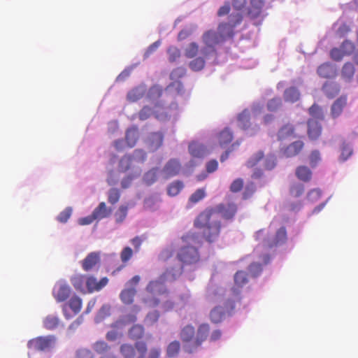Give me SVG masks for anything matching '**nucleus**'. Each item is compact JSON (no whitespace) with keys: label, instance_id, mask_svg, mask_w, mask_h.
<instances>
[{"label":"nucleus","instance_id":"680f3d73","mask_svg":"<svg viewBox=\"0 0 358 358\" xmlns=\"http://www.w3.org/2000/svg\"><path fill=\"white\" fill-rule=\"evenodd\" d=\"M243 187V180L241 178L234 180L230 185V191L236 193L240 192Z\"/></svg>","mask_w":358,"mask_h":358},{"label":"nucleus","instance_id":"393cba45","mask_svg":"<svg viewBox=\"0 0 358 358\" xmlns=\"http://www.w3.org/2000/svg\"><path fill=\"white\" fill-rule=\"evenodd\" d=\"M189 152L194 157L202 158L207 154L206 148L200 143H192L189 145Z\"/></svg>","mask_w":358,"mask_h":358},{"label":"nucleus","instance_id":"4c0bfd02","mask_svg":"<svg viewBox=\"0 0 358 358\" xmlns=\"http://www.w3.org/2000/svg\"><path fill=\"white\" fill-rule=\"evenodd\" d=\"M180 345L179 341H174L169 344L166 348V355L169 357H176L180 351Z\"/></svg>","mask_w":358,"mask_h":358},{"label":"nucleus","instance_id":"13d9d810","mask_svg":"<svg viewBox=\"0 0 358 358\" xmlns=\"http://www.w3.org/2000/svg\"><path fill=\"white\" fill-rule=\"evenodd\" d=\"M345 56L342 49L334 48L330 51V57L334 61H341Z\"/></svg>","mask_w":358,"mask_h":358},{"label":"nucleus","instance_id":"4468645a","mask_svg":"<svg viewBox=\"0 0 358 358\" xmlns=\"http://www.w3.org/2000/svg\"><path fill=\"white\" fill-rule=\"evenodd\" d=\"M303 147L304 143L302 141H296L286 146L282 153L286 157H292L299 154Z\"/></svg>","mask_w":358,"mask_h":358},{"label":"nucleus","instance_id":"f8f14e48","mask_svg":"<svg viewBox=\"0 0 358 358\" xmlns=\"http://www.w3.org/2000/svg\"><path fill=\"white\" fill-rule=\"evenodd\" d=\"M264 6V0H250V6L248 8L247 15L251 20L258 18L262 13Z\"/></svg>","mask_w":358,"mask_h":358},{"label":"nucleus","instance_id":"f704fd0d","mask_svg":"<svg viewBox=\"0 0 358 358\" xmlns=\"http://www.w3.org/2000/svg\"><path fill=\"white\" fill-rule=\"evenodd\" d=\"M68 306L72 310L74 315H77L82 308V299L78 296H73L70 299Z\"/></svg>","mask_w":358,"mask_h":358},{"label":"nucleus","instance_id":"20e7f679","mask_svg":"<svg viewBox=\"0 0 358 358\" xmlns=\"http://www.w3.org/2000/svg\"><path fill=\"white\" fill-rule=\"evenodd\" d=\"M120 352L124 358H160L162 353L159 347L148 350V344L143 341H137L134 345L124 343L121 345Z\"/></svg>","mask_w":358,"mask_h":358},{"label":"nucleus","instance_id":"0eeeda50","mask_svg":"<svg viewBox=\"0 0 358 358\" xmlns=\"http://www.w3.org/2000/svg\"><path fill=\"white\" fill-rule=\"evenodd\" d=\"M55 342L53 336H38L28 342V348L38 351H44L51 348Z\"/></svg>","mask_w":358,"mask_h":358},{"label":"nucleus","instance_id":"b1692460","mask_svg":"<svg viewBox=\"0 0 358 358\" xmlns=\"http://www.w3.org/2000/svg\"><path fill=\"white\" fill-rule=\"evenodd\" d=\"M136 294L135 287L125 288L120 292V298L123 303L129 305L134 302Z\"/></svg>","mask_w":358,"mask_h":358},{"label":"nucleus","instance_id":"2f4dec72","mask_svg":"<svg viewBox=\"0 0 358 358\" xmlns=\"http://www.w3.org/2000/svg\"><path fill=\"white\" fill-rule=\"evenodd\" d=\"M233 140V134L228 129L225 128L218 135V142L221 147H224Z\"/></svg>","mask_w":358,"mask_h":358},{"label":"nucleus","instance_id":"f3484780","mask_svg":"<svg viewBox=\"0 0 358 358\" xmlns=\"http://www.w3.org/2000/svg\"><path fill=\"white\" fill-rule=\"evenodd\" d=\"M100 261L99 254L91 252L83 260L82 267L85 271L92 270Z\"/></svg>","mask_w":358,"mask_h":358},{"label":"nucleus","instance_id":"0e129e2a","mask_svg":"<svg viewBox=\"0 0 358 358\" xmlns=\"http://www.w3.org/2000/svg\"><path fill=\"white\" fill-rule=\"evenodd\" d=\"M320 159H321V157H320V152L318 150H313L310 153V157H309L310 165L312 167L316 166L317 164H318V162L320 161Z\"/></svg>","mask_w":358,"mask_h":358},{"label":"nucleus","instance_id":"603ef678","mask_svg":"<svg viewBox=\"0 0 358 358\" xmlns=\"http://www.w3.org/2000/svg\"><path fill=\"white\" fill-rule=\"evenodd\" d=\"M157 170L155 169H152L148 171L143 177L144 182L148 185H150L154 183L157 180Z\"/></svg>","mask_w":358,"mask_h":358},{"label":"nucleus","instance_id":"5701e85b","mask_svg":"<svg viewBox=\"0 0 358 358\" xmlns=\"http://www.w3.org/2000/svg\"><path fill=\"white\" fill-rule=\"evenodd\" d=\"M163 134L160 132L150 134L148 138V145L151 151L157 150L163 143Z\"/></svg>","mask_w":358,"mask_h":358},{"label":"nucleus","instance_id":"dca6fc26","mask_svg":"<svg viewBox=\"0 0 358 358\" xmlns=\"http://www.w3.org/2000/svg\"><path fill=\"white\" fill-rule=\"evenodd\" d=\"M287 239V231L285 227H280L275 235L273 241L268 242L266 246L271 248L284 244Z\"/></svg>","mask_w":358,"mask_h":358},{"label":"nucleus","instance_id":"09e8293b","mask_svg":"<svg viewBox=\"0 0 358 358\" xmlns=\"http://www.w3.org/2000/svg\"><path fill=\"white\" fill-rule=\"evenodd\" d=\"M189 66L192 71H201L205 66V60L201 57H197L191 61Z\"/></svg>","mask_w":358,"mask_h":358},{"label":"nucleus","instance_id":"c9c22d12","mask_svg":"<svg viewBox=\"0 0 358 358\" xmlns=\"http://www.w3.org/2000/svg\"><path fill=\"white\" fill-rule=\"evenodd\" d=\"M144 90L142 87H136L130 90L127 94V99L130 102H135L143 97Z\"/></svg>","mask_w":358,"mask_h":358},{"label":"nucleus","instance_id":"69168bd1","mask_svg":"<svg viewBox=\"0 0 358 358\" xmlns=\"http://www.w3.org/2000/svg\"><path fill=\"white\" fill-rule=\"evenodd\" d=\"M159 318V313L157 311V310H154L152 312H150L149 313L146 317H145V321L150 324H155V322H157L158 321Z\"/></svg>","mask_w":358,"mask_h":358},{"label":"nucleus","instance_id":"ea45409f","mask_svg":"<svg viewBox=\"0 0 358 358\" xmlns=\"http://www.w3.org/2000/svg\"><path fill=\"white\" fill-rule=\"evenodd\" d=\"M183 188V183L180 181H175L169 185L167 189L168 194L174 196L178 195Z\"/></svg>","mask_w":358,"mask_h":358},{"label":"nucleus","instance_id":"c03bdc74","mask_svg":"<svg viewBox=\"0 0 358 358\" xmlns=\"http://www.w3.org/2000/svg\"><path fill=\"white\" fill-rule=\"evenodd\" d=\"M235 285L238 287H243L248 282L247 273L243 271H238L234 275Z\"/></svg>","mask_w":358,"mask_h":358},{"label":"nucleus","instance_id":"c756f323","mask_svg":"<svg viewBox=\"0 0 358 358\" xmlns=\"http://www.w3.org/2000/svg\"><path fill=\"white\" fill-rule=\"evenodd\" d=\"M145 329L141 324L133 325L128 331L129 337L131 340H139L143 337Z\"/></svg>","mask_w":358,"mask_h":358},{"label":"nucleus","instance_id":"a18cd8bd","mask_svg":"<svg viewBox=\"0 0 358 358\" xmlns=\"http://www.w3.org/2000/svg\"><path fill=\"white\" fill-rule=\"evenodd\" d=\"M128 212V206L125 205L120 206L115 213V221L117 223H122L126 218Z\"/></svg>","mask_w":358,"mask_h":358},{"label":"nucleus","instance_id":"e2e57ef3","mask_svg":"<svg viewBox=\"0 0 358 358\" xmlns=\"http://www.w3.org/2000/svg\"><path fill=\"white\" fill-rule=\"evenodd\" d=\"M76 358H94V355L91 350L83 348L76 351Z\"/></svg>","mask_w":358,"mask_h":358},{"label":"nucleus","instance_id":"7c9ffc66","mask_svg":"<svg viewBox=\"0 0 358 358\" xmlns=\"http://www.w3.org/2000/svg\"><path fill=\"white\" fill-rule=\"evenodd\" d=\"M305 192V186L299 182H293L291 184L289 189V195L292 198L301 197Z\"/></svg>","mask_w":358,"mask_h":358},{"label":"nucleus","instance_id":"39448f33","mask_svg":"<svg viewBox=\"0 0 358 358\" xmlns=\"http://www.w3.org/2000/svg\"><path fill=\"white\" fill-rule=\"evenodd\" d=\"M205 210L206 213L203 217L213 216L217 219V215H220L224 220H232L237 212V206L232 202L220 203L214 207L207 208Z\"/></svg>","mask_w":358,"mask_h":358},{"label":"nucleus","instance_id":"72a5a7b5","mask_svg":"<svg viewBox=\"0 0 358 358\" xmlns=\"http://www.w3.org/2000/svg\"><path fill=\"white\" fill-rule=\"evenodd\" d=\"M240 126L243 129H247L250 126V113L248 109L243 110L238 116Z\"/></svg>","mask_w":358,"mask_h":358},{"label":"nucleus","instance_id":"9b49d317","mask_svg":"<svg viewBox=\"0 0 358 358\" xmlns=\"http://www.w3.org/2000/svg\"><path fill=\"white\" fill-rule=\"evenodd\" d=\"M108 282V279L106 277L102 278L99 281L94 276H89L86 280V289L89 293L94 292H99L103 288Z\"/></svg>","mask_w":358,"mask_h":358},{"label":"nucleus","instance_id":"412c9836","mask_svg":"<svg viewBox=\"0 0 358 358\" xmlns=\"http://www.w3.org/2000/svg\"><path fill=\"white\" fill-rule=\"evenodd\" d=\"M220 34L216 33L214 31H208L203 36V41L206 45L209 47L213 48V46L220 41ZM213 51H215V49L213 48Z\"/></svg>","mask_w":358,"mask_h":358},{"label":"nucleus","instance_id":"4be33fe9","mask_svg":"<svg viewBox=\"0 0 358 358\" xmlns=\"http://www.w3.org/2000/svg\"><path fill=\"white\" fill-rule=\"evenodd\" d=\"M92 213L96 220H101L109 217L112 213V209L108 208L105 202H101Z\"/></svg>","mask_w":358,"mask_h":358},{"label":"nucleus","instance_id":"7ed1b4c3","mask_svg":"<svg viewBox=\"0 0 358 358\" xmlns=\"http://www.w3.org/2000/svg\"><path fill=\"white\" fill-rule=\"evenodd\" d=\"M204 210L199 214L194 221L195 228L202 230V237L209 243L215 242L220 234L221 222L213 216L203 217Z\"/></svg>","mask_w":358,"mask_h":358},{"label":"nucleus","instance_id":"37998d69","mask_svg":"<svg viewBox=\"0 0 358 358\" xmlns=\"http://www.w3.org/2000/svg\"><path fill=\"white\" fill-rule=\"evenodd\" d=\"M43 325L45 329L52 330L59 325V319L53 315H49L43 320Z\"/></svg>","mask_w":358,"mask_h":358},{"label":"nucleus","instance_id":"f03ea898","mask_svg":"<svg viewBox=\"0 0 358 358\" xmlns=\"http://www.w3.org/2000/svg\"><path fill=\"white\" fill-rule=\"evenodd\" d=\"M210 331L208 324H201L195 336L194 327L192 325L184 327L180 334L184 350L187 353L194 352L207 338Z\"/></svg>","mask_w":358,"mask_h":358},{"label":"nucleus","instance_id":"58836bf2","mask_svg":"<svg viewBox=\"0 0 358 358\" xmlns=\"http://www.w3.org/2000/svg\"><path fill=\"white\" fill-rule=\"evenodd\" d=\"M282 105V101L280 97H274L268 101L266 103L267 110L270 112H276Z\"/></svg>","mask_w":358,"mask_h":358},{"label":"nucleus","instance_id":"c85d7f7f","mask_svg":"<svg viewBox=\"0 0 358 358\" xmlns=\"http://www.w3.org/2000/svg\"><path fill=\"white\" fill-rule=\"evenodd\" d=\"M138 138V131L135 127L128 129L126 131L125 141L129 148L135 146Z\"/></svg>","mask_w":358,"mask_h":358},{"label":"nucleus","instance_id":"bb28decb","mask_svg":"<svg viewBox=\"0 0 358 358\" xmlns=\"http://www.w3.org/2000/svg\"><path fill=\"white\" fill-rule=\"evenodd\" d=\"M297 178L303 182H309L312 178V171L306 166H299L295 171Z\"/></svg>","mask_w":358,"mask_h":358},{"label":"nucleus","instance_id":"ddd939ff","mask_svg":"<svg viewBox=\"0 0 358 358\" xmlns=\"http://www.w3.org/2000/svg\"><path fill=\"white\" fill-rule=\"evenodd\" d=\"M182 169L180 162L175 159H170L163 169L166 178H171L179 174Z\"/></svg>","mask_w":358,"mask_h":358},{"label":"nucleus","instance_id":"e433bc0d","mask_svg":"<svg viewBox=\"0 0 358 358\" xmlns=\"http://www.w3.org/2000/svg\"><path fill=\"white\" fill-rule=\"evenodd\" d=\"M322 90H324L327 96L329 99H332L336 94H338L339 89L335 84L326 83L323 85Z\"/></svg>","mask_w":358,"mask_h":358},{"label":"nucleus","instance_id":"aec40b11","mask_svg":"<svg viewBox=\"0 0 358 358\" xmlns=\"http://www.w3.org/2000/svg\"><path fill=\"white\" fill-rule=\"evenodd\" d=\"M87 278L85 275L82 274H76L71 278V282L73 285V287L82 292L86 293L85 287H86V280Z\"/></svg>","mask_w":358,"mask_h":358},{"label":"nucleus","instance_id":"8fccbe9b","mask_svg":"<svg viewBox=\"0 0 358 358\" xmlns=\"http://www.w3.org/2000/svg\"><path fill=\"white\" fill-rule=\"evenodd\" d=\"M120 198V192L116 188H112L108 191V201L110 204H115Z\"/></svg>","mask_w":358,"mask_h":358},{"label":"nucleus","instance_id":"1a4fd4ad","mask_svg":"<svg viewBox=\"0 0 358 358\" xmlns=\"http://www.w3.org/2000/svg\"><path fill=\"white\" fill-rule=\"evenodd\" d=\"M182 273V268L180 267L178 269L171 273V271L166 270V272L160 277L159 280H153L150 282L148 285L147 289L150 292H155L157 288L161 287L166 279L170 278L171 280H175L178 276Z\"/></svg>","mask_w":358,"mask_h":358},{"label":"nucleus","instance_id":"5fc2aeb1","mask_svg":"<svg viewBox=\"0 0 358 358\" xmlns=\"http://www.w3.org/2000/svg\"><path fill=\"white\" fill-rule=\"evenodd\" d=\"M199 51V46L196 43H191L185 50V55L187 58L194 57Z\"/></svg>","mask_w":358,"mask_h":358},{"label":"nucleus","instance_id":"de8ad7c7","mask_svg":"<svg viewBox=\"0 0 358 358\" xmlns=\"http://www.w3.org/2000/svg\"><path fill=\"white\" fill-rule=\"evenodd\" d=\"M93 349L98 354L105 355L110 350V346L105 341H100L94 343Z\"/></svg>","mask_w":358,"mask_h":358},{"label":"nucleus","instance_id":"864d4df0","mask_svg":"<svg viewBox=\"0 0 358 358\" xmlns=\"http://www.w3.org/2000/svg\"><path fill=\"white\" fill-rule=\"evenodd\" d=\"M167 52L169 55V59L171 62L176 61L180 57V51L176 46H171L168 48Z\"/></svg>","mask_w":358,"mask_h":358},{"label":"nucleus","instance_id":"6e6552de","mask_svg":"<svg viewBox=\"0 0 358 358\" xmlns=\"http://www.w3.org/2000/svg\"><path fill=\"white\" fill-rule=\"evenodd\" d=\"M136 157L131 155H124L123 156L120 162H119V169L121 171L125 172L128 171L134 160H136V158L138 159V161L143 162L145 159V152L141 150H136L134 152Z\"/></svg>","mask_w":358,"mask_h":358},{"label":"nucleus","instance_id":"6ab92c4d","mask_svg":"<svg viewBox=\"0 0 358 358\" xmlns=\"http://www.w3.org/2000/svg\"><path fill=\"white\" fill-rule=\"evenodd\" d=\"M346 96H341V97L337 99L331 106V114L332 117L334 118L338 117L341 114L343 109L346 106Z\"/></svg>","mask_w":358,"mask_h":358},{"label":"nucleus","instance_id":"cd10ccee","mask_svg":"<svg viewBox=\"0 0 358 358\" xmlns=\"http://www.w3.org/2000/svg\"><path fill=\"white\" fill-rule=\"evenodd\" d=\"M283 97L287 102L295 103L299 99L300 93L296 87H290L285 90Z\"/></svg>","mask_w":358,"mask_h":358},{"label":"nucleus","instance_id":"79ce46f5","mask_svg":"<svg viewBox=\"0 0 358 358\" xmlns=\"http://www.w3.org/2000/svg\"><path fill=\"white\" fill-rule=\"evenodd\" d=\"M224 315V311L221 307H215L211 310L210 317L213 322L218 323L222 321Z\"/></svg>","mask_w":358,"mask_h":358},{"label":"nucleus","instance_id":"a878e982","mask_svg":"<svg viewBox=\"0 0 358 358\" xmlns=\"http://www.w3.org/2000/svg\"><path fill=\"white\" fill-rule=\"evenodd\" d=\"M317 73L320 77L329 78L335 76V69L330 63L327 62L318 67Z\"/></svg>","mask_w":358,"mask_h":358},{"label":"nucleus","instance_id":"6e6d98bb","mask_svg":"<svg viewBox=\"0 0 358 358\" xmlns=\"http://www.w3.org/2000/svg\"><path fill=\"white\" fill-rule=\"evenodd\" d=\"M351 31L350 25H348L347 23L344 22L342 23L339 27L338 28L336 34V36L341 38H344L345 36L348 35V33H350Z\"/></svg>","mask_w":358,"mask_h":358},{"label":"nucleus","instance_id":"49530a36","mask_svg":"<svg viewBox=\"0 0 358 358\" xmlns=\"http://www.w3.org/2000/svg\"><path fill=\"white\" fill-rule=\"evenodd\" d=\"M264 158V153L262 151H258L257 153L254 154L247 161L246 166L248 168H253L257 165V164Z\"/></svg>","mask_w":358,"mask_h":358},{"label":"nucleus","instance_id":"3c124183","mask_svg":"<svg viewBox=\"0 0 358 358\" xmlns=\"http://www.w3.org/2000/svg\"><path fill=\"white\" fill-rule=\"evenodd\" d=\"M341 48L345 56L351 55L354 52L355 47L352 41L345 40L341 45Z\"/></svg>","mask_w":358,"mask_h":358},{"label":"nucleus","instance_id":"a211bd4d","mask_svg":"<svg viewBox=\"0 0 358 358\" xmlns=\"http://www.w3.org/2000/svg\"><path fill=\"white\" fill-rule=\"evenodd\" d=\"M295 128L291 123L282 125L278 130L277 138L278 141H284L294 136Z\"/></svg>","mask_w":358,"mask_h":358},{"label":"nucleus","instance_id":"774afa93","mask_svg":"<svg viewBox=\"0 0 358 358\" xmlns=\"http://www.w3.org/2000/svg\"><path fill=\"white\" fill-rule=\"evenodd\" d=\"M321 196V191L318 189L310 190L307 195L308 199L312 202L317 201Z\"/></svg>","mask_w":358,"mask_h":358},{"label":"nucleus","instance_id":"473e14b6","mask_svg":"<svg viewBox=\"0 0 358 358\" xmlns=\"http://www.w3.org/2000/svg\"><path fill=\"white\" fill-rule=\"evenodd\" d=\"M355 72V66L351 62L344 64L341 70V76L343 79L350 81L352 79Z\"/></svg>","mask_w":358,"mask_h":358},{"label":"nucleus","instance_id":"a19ab883","mask_svg":"<svg viewBox=\"0 0 358 358\" xmlns=\"http://www.w3.org/2000/svg\"><path fill=\"white\" fill-rule=\"evenodd\" d=\"M206 196L204 188L196 189L189 198V203L194 204L202 200Z\"/></svg>","mask_w":358,"mask_h":358},{"label":"nucleus","instance_id":"2eb2a0df","mask_svg":"<svg viewBox=\"0 0 358 358\" xmlns=\"http://www.w3.org/2000/svg\"><path fill=\"white\" fill-rule=\"evenodd\" d=\"M307 124L308 137L312 140L317 139L322 133V127L319 122L315 118H311L308 120Z\"/></svg>","mask_w":358,"mask_h":358},{"label":"nucleus","instance_id":"4d7b16f0","mask_svg":"<svg viewBox=\"0 0 358 358\" xmlns=\"http://www.w3.org/2000/svg\"><path fill=\"white\" fill-rule=\"evenodd\" d=\"M71 214L72 208L71 207H67L59 214L57 216V220L59 222L65 223L70 218Z\"/></svg>","mask_w":358,"mask_h":358},{"label":"nucleus","instance_id":"f257e3e1","mask_svg":"<svg viewBox=\"0 0 358 358\" xmlns=\"http://www.w3.org/2000/svg\"><path fill=\"white\" fill-rule=\"evenodd\" d=\"M182 244L177 252V259L183 265L196 264L200 260L198 248L202 245L199 234L189 231L181 237Z\"/></svg>","mask_w":358,"mask_h":358},{"label":"nucleus","instance_id":"423d86ee","mask_svg":"<svg viewBox=\"0 0 358 358\" xmlns=\"http://www.w3.org/2000/svg\"><path fill=\"white\" fill-rule=\"evenodd\" d=\"M242 21V15L240 13L229 16V22L222 23L218 27V31L222 38H231L234 36V27Z\"/></svg>","mask_w":358,"mask_h":358},{"label":"nucleus","instance_id":"bf43d9fd","mask_svg":"<svg viewBox=\"0 0 358 358\" xmlns=\"http://www.w3.org/2000/svg\"><path fill=\"white\" fill-rule=\"evenodd\" d=\"M276 166V158L273 155L268 156L264 162V169L266 170H272Z\"/></svg>","mask_w":358,"mask_h":358},{"label":"nucleus","instance_id":"9d476101","mask_svg":"<svg viewBox=\"0 0 358 358\" xmlns=\"http://www.w3.org/2000/svg\"><path fill=\"white\" fill-rule=\"evenodd\" d=\"M71 292L69 285L65 282H59L55 285L52 295L57 302H63L69 297Z\"/></svg>","mask_w":358,"mask_h":358},{"label":"nucleus","instance_id":"052dcab7","mask_svg":"<svg viewBox=\"0 0 358 358\" xmlns=\"http://www.w3.org/2000/svg\"><path fill=\"white\" fill-rule=\"evenodd\" d=\"M133 251L130 247H125L120 253V258L122 262H127L132 257Z\"/></svg>","mask_w":358,"mask_h":358},{"label":"nucleus","instance_id":"338daca9","mask_svg":"<svg viewBox=\"0 0 358 358\" xmlns=\"http://www.w3.org/2000/svg\"><path fill=\"white\" fill-rule=\"evenodd\" d=\"M352 154V149L348 145L343 144L341 148V160L343 162L347 160Z\"/></svg>","mask_w":358,"mask_h":358}]
</instances>
